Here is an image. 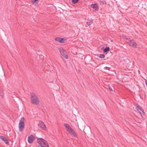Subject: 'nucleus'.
I'll return each instance as SVG.
<instances>
[{
	"label": "nucleus",
	"instance_id": "4468645a",
	"mask_svg": "<svg viewBox=\"0 0 147 147\" xmlns=\"http://www.w3.org/2000/svg\"><path fill=\"white\" fill-rule=\"evenodd\" d=\"M32 2L33 4L36 5L38 4V0H34V1H32Z\"/></svg>",
	"mask_w": 147,
	"mask_h": 147
},
{
	"label": "nucleus",
	"instance_id": "f03ea898",
	"mask_svg": "<svg viewBox=\"0 0 147 147\" xmlns=\"http://www.w3.org/2000/svg\"><path fill=\"white\" fill-rule=\"evenodd\" d=\"M18 125L20 131H22L24 129L25 125L24 119L23 117H22L20 120Z\"/></svg>",
	"mask_w": 147,
	"mask_h": 147
},
{
	"label": "nucleus",
	"instance_id": "2eb2a0df",
	"mask_svg": "<svg viewBox=\"0 0 147 147\" xmlns=\"http://www.w3.org/2000/svg\"><path fill=\"white\" fill-rule=\"evenodd\" d=\"M110 48L109 47H106L103 49V52H106L109 51Z\"/></svg>",
	"mask_w": 147,
	"mask_h": 147
},
{
	"label": "nucleus",
	"instance_id": "f257e3e1",
	"mask_svg": "<svg viewBox=\"0 0 147 147\" xmlns=\"http://www.w3.org/2000/svg\"><path fill=\"white\" fill-rule=\"evenodd\" d=\"M31 102L33 104L38 105L39 103V99L35 94L33 92L30 93Z\"/></svg>",
	"mask_w": 147,
	"mask_h": 147
},
{
	"label": "nucleus",
	"instance_id": "ddd939ff",
	"mask_svg": "<svg viewBox=\"0 0 147 147\" xmlns=\"http://www.w3.org/2000/svg\"><path fill=\"white\" fill-rule=\"evenodd\" d=\"M43 139L42 138H38L37 140V142L41 146L42 143L43 142Z\"/></svg>",
	"mask_w": 147,
	"mask_h": 147
},
{
	"label": "nucleus",
	"instance_id": "a211bd4d",
	"mask_svg": "<svg viewBox=\"0 0 147 147\" xmlns=\"http://www.w3.org/2000/svg\"><path fill=\"white\" fill-rule=\"evenodd\" d=\"M65 39H64V38H61L60 43H63L64 42Z\"/></svg>",
	"mask_w": 147,
	"mask_h": 147
},
{
	"label": "nucleus",
	"instance_id": "7ed1b4c3",
	"mask_svg": "<svg viewBox=\"0 0 147 147\" xmlns=\"http://www.w3.org/2000/svg\"><path fill=\"white\" fill-rule=\"evenodd\" d=\"M59 50L61 54L65 59H67L68 58L67 53L65 50L61 47L59 48Z\"/></svg>",
	"mask_w": 147,
	"mask_h": 147
},
{
	"label": "nucleus",
	"instance_id": "423d86ee",
	"mask_svg": "<svg viewBox=\"0 0 147 147\" xmlns=\"http://www.w3.org/2000/svg\"><path fill=\"white\" fill-rule=\"evenodd\" d=\"M0 139L4 142L7 145H9V143L7 138L4 136H0Z\"/></svg>",
	"mask_w": 147,
	"mask_h": 147
},
{
	"label": "nucleus",
	"instance_id": "4be33fe9",
	"mask_svg": "<svg viewBox=\"0 0 147 147\" xmlns=\"http://www.w3.org/2000/svg\"><path fill=\"white\" fill-rule=\"evenodd\" d=\"M140 108V107L138 106H137L136 107V109L138 110H139V109Z\"/></svg>",
	"mask_w": 147,
	"mask_h": 147
},
{
	"label": "nucleus",
	"instance_id": "412c9836",
	"mask_svg": "<svg viewBox=\"0 0 147 147\" xmlns=\"http://www.w3.org/2000/svg\"><path fill=\"white\" fill-rule=\"evenodd\" d=\"M99 57L100 58L102 59L105 57V55L103 54H100Z\"/></svg>",
	"mask_w": 147,
	"mask_h": 147
},
{
	"label": "nucleus",
	"instance_id": "1a4fd4ad",
	"mask_svg": "<svg viewBox=\"0 0 147 147\" xmlns=\"http://www.w3.org/2000/svg\"><path fill=\"white\" fill-rule=\"evenodd\" d=\"M68 133L69 134L72 136L75 137H77V135L73 129H72Z\"/></svg>",
	"mask_w": 147,
	"mask_h": 147
},
{
	"label": "nucleus",
	"instance_id": "f8f14e48",
	"mask_svg": "<svg viewBox=\"0 0 147 147\" xmlns=\"http://www.w3.org/2000/svg\"><path fill=\"white\" fill-rule=\"evenodd\" d=\"M129 45L134 47H136V43L134 40H131L129 43Z\"/></svg>",
	"mask_w": 147,
	"mask_h": 147
},
{
	"label": "nucleus",
	"instance_id": "b1692460",
	"mask_svg": "<svg viewBox=\"0 0 147 147\" xmlns=\"http://www.w3.org/2000/svg\"><path fill=\"white\" fill-rule=\"evenodd\" d=\"M109 89L110 90L113 91V89H112V88H111L110 87H109Z\"/></svg>",
	"mask_w": 147,
	"mask_h": 147
},
{
	"label": "nucleus",
	"instance_id": "f3484780",
	"mask_svg": "<svg viewBox=\"0 0 147 147\" xmlns=\"http://www.w3.org/2000/svg\"><path fill=\"white\" fill-rule=\"evenodd\" d=\"M61 38L57 37L55 38V40L59 42H60Z\"/></svg>",
	"mask_w": 147,
	"mask_h": 147
},
{
	"label": "nucleus",
	"instance_id": "6ab92c4d",
	"mask_svg": "<svg viewBox=\"0 0 147 147\" xmlns=\"http://www.w3.org/2000/svg\"><path fill=\"white\" fill-rule=\"evenodd\" d=\"M138 111L140 112L141 115H142V114H143L144 112L141 108L139 109V110Z\"/></svg>",
	"mask_w": 147,
	"mask_h": 147
},
{
	"label": "nucleus",
	"instance_id": "5701e85b",
	"mask_svg": "<svg viewBox=\"0 0 147 147\" xmlns=\"http://www.w3.org/2000/svg\"><path fill=\"white\" fill-rule=\"evenodd\" d=\"M105 69H106L108 70H110V69H111L109 67H105Z\"/></svg>",
	"mask_w": 147,
	"mask_h": 147
},
{
	"label": "nucleus",
	"instance_id": "9b49d317",
	"mask_svg": "<svg viewBox=\"0 0 147 147\" xmlns=\"http://www.w3.org/2000/svg\"><path fill=\"white\" fill-rule=\"evenodd\" d=\"M93 20L92 19V18L90 19H88V20L86 22V24L89 26L91 25L92 24H93Z\"/></svg>",
	"mask_w": 147,
	"mask_h": 147
},
{
	"label": "nucleus",
	"instance_id": "0eeeda50",
	"mask_svg": "<svg viewBox=\"0 0 147 147\" xmlns=\"http://www.w3.org/2000/svg\"><path fill=\"white\" fill-rule=\"evenodd\" d=\"M40 146L41 147H49L47 142L44 139H43V142Z\"/></svg>",
	"mask_w": 147,
	"mask_h": 147
},
{
	"label": "nucleus",
	"instance_id": "9d476101",
	"mask_svg": "<svg viewBox=\"0 0 147 147\" xmlns=\"http://www.w3.org/2000/svg\"><path fill=\"white\" fill-rule=\"evenodd\" d=\"M90 6L93 9H95L96 10H98L99 9L97 4L96 3L92 4Z\"/></svg>",
	"mask_w": 147,
	"mask_h": 147
},
{
	"label": "nucleus",
	"instance_id": "39448f33",
	"mask_svg": "<svg viewBox=\"0 0 147 147\" xmlns=\"http://www.w3.org/2000/svg\"><path fill=\"white\" fill-rule=\"evenodd\" d=\"M28 142L29 143L31 144L34 140V136L32 135L29 136L28 137Z\"/></svg>",
	"mask_w": 147,
	"mask_h": 147
},
{
	"label": "nucleus",
	"instance_id": "6e6552de",
	"mask_svg": "<svg viewBox=\"0 0 147 147\" xmlns=\"http://www.w3.org/2000/svg\"><path fill=\"white\" fill-rule=\"evenodd\" d=\"M64 126L66 130L68 133L72 129L71 127L67 124L65 123L64 124Z\"/></svg>",
	"mask_w": 147,
	"mask_h": 147
},
{
	"label": "nucleus",
	"instance_id": "20e7f679",
	"mask_svg": "<svg viewBox=\"0 0 147 147\" xmlns=\"http://www.w3.org/2000/svg\"><path fill=\"white\" fill-rule=\"evenodd\" d=\"M38 126L42 129L46 130L47 128L44 123L41 121H39Z\"/></svg>",
	"mask_w": 147,
	"mask_h": 147
},
{
	"label": "nucleus",
	"instance_id": "393cba45",
	"mask_svg": "<svg viewBox=\"0 0 147 147\" xmlns=\"http://www.w3.org/2000/svg\"><path fill=\"white\" fill-rule=\"evenodd\" d=\"M145 83H146V86L147 87V82L146 81L145 82Z\"/></svg>",
	"mask_w": 147,
	"mask_h": 147
},
{
	"label": "nucleus",
	"instance_id": "dca6fc26",
	"mask_svg": "<svg viewBox=\"0 0 147 147\" xmlns=\"http://www.w3.org/2000/svg\"><path fill=\"white\" fill-rule=\"evenodd\" d=\"M3 90L2 89H0V96H2V97H3L4 94H3Z\"/></svg>",
	"mask_w": 147,
	"mask_h": 147
},
{
	"label": "nucleus",
	"instance_id": "aec40b11",
	"mask_svg": "<svg viewBox=\"0 0 147 147\" xmlns=\"http://www.w3.org/2000/svg\"><path fill=\"white\" fill-rule=\"evenodd\" d=\"M78 1L79 0H71V2L72 3L75 4L77 3Z\"/></svg>",
	"mask_w": 147,
	"mask_h": 147
}]
</instances>
